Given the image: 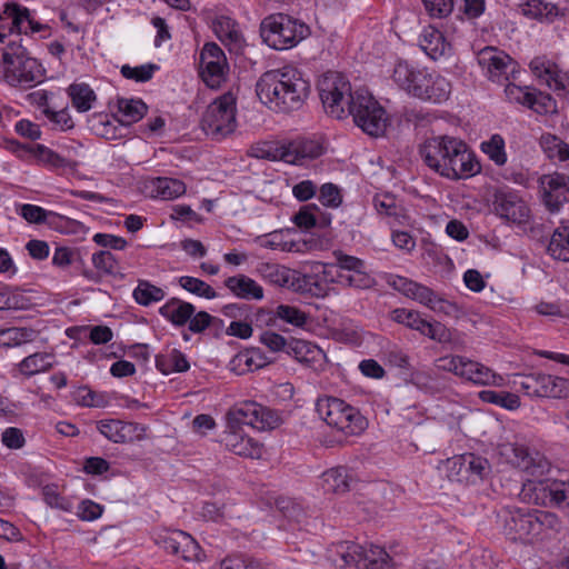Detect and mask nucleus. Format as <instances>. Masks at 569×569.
I'll return each mask as SVG.
<instances>
[{
  "instance_id": "1",
  "label": "nucleus",
  "mask_w": 569,
  "mask_h": 569,
  "mask_svg": "<svg viewBox=\"0 0 569 569\" xmlns=\"http://www.w3.org/2000/svg\"><path fill=\"white\" fill-rule=\"evenodd\" d=\"M419 154L429 169L450 180L466 179L481 171L480 162L467 143L451 136L427 139L420 144Z\"/></svg>"
},
{
  "instance_id": "2",
  "label": "nucleus",
  "mask_w": 569,
  "mask_h": 569,
  "mask_svg": "<svg viewBox=\"0 0 569 569\" xmlns=\"http://www.w3.org/2000/svg\"><path fill=\"white\" fill-rule=\"evenodd\" d=\"M260 101L278 112H292L305 104L310 81L292 67L264 72L256 86Z\"/></svg>"
},
{
  "instance_id": "3",
  "label": "nucleus",
  "mask_w": 569,
  "mask_h": 569,
  "mask_svg": "<svg viewBox=\"0 0 569 569\" xmlns=\"http://www.w3.org/2000/svg\"><path fill=\"white\" fill-rule=\"evenodd\" d=\"M348 114L352 116L357 127L371 137H380L387 129L386 110L367 89L353 90L349 99Z\"/></svg>"
},
{
  "instance_id": "4",
  "label": "nucleus",
  "mask_w": 569,
  "mask_h": 569,
  "mask_svg": "<svg viewBox=\"0 0 569 569\" xmlns=\"http://www.w3.org/2000/svg\"><path fill=\"white\" fill-rule=\"evenodd\" d=\"M263 41L276 50L295 47L309 36V27L292 17L283 13L271 14L264 18L260 26Z\"/></svg>"
},
{
  "instance_id": "5",
  "label": "nucleus",
  "mask_w": 569,
  "mask_h": 569,
  "mask_svg": "<svg viewBox=\"0 0 569 569\" xmlns=\"http://www.w3.org/2000/svg\"><path fill=\"white\" fill-rule=\"evenodd\" d=\"M316 411L329 427L345 436L359 435L367 426L366 419L355 407L336 397L319 398Z\"/></svg>"
},
{
  "instance_id": "6",
  "label": "nucleus",
  "mask_w": 569,
  "mask_h": 569,
  "mask_svg": "<svg viewBox=\"0 0 569 569\" xmlns=\"http://www.w3.org/2000/svg\"><path fill=\"white\" fill-rule=\"evenodd\" d=\"M329 559L339 568L355 565L358 569H388L391 558L387 551L370 545L368 547L353 542H341L330 550Z\"/></svg>"
},
{
  "instance_id": "7",
  "label": "nucleus",
  "mask_w": 569,
  "mask_h": 569,
  "mask_svg": "<svg viewBox=\"0 0 569 569\" xmlns=\"http://www.w3.org/2000/svg\"><path fill=\"white\" fill-rule=\"evenodd\" d=\"M4 79L10 86L31 87L42 78L40 63L27 56L26 50L14 42L2 53Z\"/></svg>"
},
{
  "instance_id": "8",
  "label": "nucleus",
  "mask_w": 569,
  "mask_h": 569,
  "mask_svg": "<svg viewBox=\"0 0 569 569\" xmlns=\"http://www.w3.org/2000/svg\"><path fill=\"white\" fill-rule=\"evenodd\" d=\"M236 97L227 92L214 99L206 109L201 126L207 136L221 140L237 128Z\"/></svg>"
},
{
  "instance_id": "9",
  "label": "nucleus",
  "mask_w": 569,
  "mask_h": 569,
  "mask_svg": "<svg viewBox=\"0 0 569 569\" xmlns=\"http://www.w3.org/2000/svg\"><path fill=\"white\" fill-rule=\"evenodd\" d=\"M319 97L326 113L335 119L347 117L350 96L353 94L349 80L341 73L329 71L318 81Z\"/></svg>"
},
{
  "instance_id": "10",
  "label": "nucleus",
  "mask_w": 569,
  "mask_h": 569,
  "mask_svg": "<svg viewBox=\"0 0 569 569\" xmlns=\"http://www.w3.org/2000/svg\"><path fill=\"white\" fill-rule=\"evenodd\" d=\"M519 496L528 503L569 508V481L557 479L527 480L523 482Z\"/></svg>"
},
{
  "instance_id": "11",
  "label": "nucleus",
  "mask_w": 569,
  "mask_h": 569,
  "mask_svg": "<svg viewBox=\"0 0 569 569\" xmlns=\"http://www.w3.org/2000/svg\"><path fill=\"white\" fill-rule=\"evenodd\" d=\"M0 30L6 31L7 34H39L43 39L51 36L49 24L37 20L30 9L17 2L4 4L2 12H0Z\"/></svg>"
},
{
  "instance_id": "12",
  "label": "nucleus",
  "mask_w": 569,
  "mask_h": 569,
  "mask_svg": "<svg viewBox=\"0 0 569 569\" xmlns=\"http://www.w3.org/2000/svg\"><path fill=\"white\" fill-rule=\"evenodd\" d=\"M232 428L243 425L264 431L280 426L281 417L276 411L254 401H244L233 406L226 416Z\"/></svg>"
},
{
  "instance_id": "13",
  "label": "nucleus",
  "mask_w": 569,
  "mask_h": 569,
  "mask_svg": "<svg viewBox=\"0 0 569 569\" xmlns=\"http://www.w3.org/2000/svg\"><path fill=\"white\" fill-rule=\"evenodd\" d=\"M439 367L456 376L482 386L501 387L505 383L502 376L496 373L485 365L461 356H450L439 359Z\"/></svg>"
},
{
  "instance_id": "14",
  "label": "nucleus",
  "mask_w": 569,
  "mask_h": 569,
  "mask_svg": "<svg viewBox=\"0 0 569 569\" xmlns=\"http://www.w3.org/2000/svg\"><path fill=\"white\" fill-rule=\"evenodd\" d=\"M500 455L505 457L509 463L532 477L546 475L551 467L545 456L520 443L508 442L501 445Z\"/></svg>"
},
{
  "instance_id": "15",
  "label": "nucleus",
  "mask_w": 569,
  "mask_h": 569,
  "mask_svg": "<svg viewBox=\"0 0 569 569\" xmlns=\"http://www.w3.org/2000/svg\"><path fill=\"white\" fill-rule=\"evenodd\" d=\"M201 77L210 88H217L224 80L228 69L227 58L221 48L214 43H206L200 53Z\"/></svg>"
},
{
  "instance_id": "16",
  "label": "nucleus",
  "mask_w": 569,
  "mask_h": 569,
  "mask_svg": "<svg viewBox=\"0 0 569 569\" xmlns=\"http://www.w3.org/2000/svg\"><path fill=\"white\" fill-rule=\"evenodd\" d=\"M479 66L492 81L509 79L517 70V62L506 52L493 47H486L477 56Z\"/></svg>"
},
{
  "instance_id": "17",
  "label": "nucleus",
  "mask_w": 569,
  "mask_h": 569,
  "mask_svg": "<svg viewBox=\"0 0 569 569\" xmlns=\"http://www.w3.org/2000/svg\"><path fill=\"white\" fill-rule=\"evenodd\" d=\"M156 543L166 551L180 556L187 561L200 559L201 548L199 543L182 530H170L159 533Z\"/></svg>"
},
{
  "instance_id": "18",
  "label": "nucleus",
  "mask_w": 569,
  "mask_h": 569,
  "mask_svg": "<svg viewBox=\"0 0 569 569\" xmlns=\"http://www.w3.org/2000/svg\"><path fill=\"white\" fill-rule=\"evenodd\" d=\"M533 510L507 509L503 511V531L513 541L533 543Z\"/></svg>"
},
{
  "instance_id": "19",
  "label": "nucleus",
  "mask_w": 569,
  "mask_h": 569,
  "mask_svg": "<svg viewBox=\"0 0 569 569\" xmlns=\"http://www.w3.org/2000/svg\"><path fill=\"white\" fill-rule=\"evenodd\" d=\"M542 199L549 211L556 212L569 202V178L562 173L543 174L540 179Z\"/></svg>"
},
{
  "instance_id": "20",
  "label": "nucleus",
  "mask_w": 569,
  "mask_h": 569,
  "mask_svg": "<svg viewBox=\"0 0 569 569\" xmlns=\"http://www.w3.org/2000/svg\"><path fill=\"white\" fill-rule=\"evenodd\" d=\"M97 428L107 439L116 443L141 440L146 433V427L140 423L116 419L101 420Z\"/></svg>"
},
{
  "instance_id": "21",
  "label": "nucleus",
  "mask_w": 569,
  "mask_h": 569,
  "mask_svg": "<svg viewBox=\"0 0 569 569\" xmlns=\"http://www.w3.org/2000/svg\"><path fill=\"white\" fill-rule=\"evenodd\" d=\"M240 428H232L227 422V431L223 437L226 448L237 456L258 459L262 455L260 443L250 437L241 433Z\"/></svg>"
},
{
  "instance_id": "22",
  "label": "nucleus",
  "mask_w": 569,
  "mask_h": 569,
  "mask_svg": "<svg viewBox=\"0 0 569 569\" xmlns=\"http://www.w3.org/2000/svg\"><path fill=\"white\" fill-rule=\"evenodd\" d=\"M495 210L501 218L522 223L529 218V208L516 193L501 192L496 196Z\"/></svg>"
},
{
  "instance_id": "23",
  "label": "nucleus",
  "mask_w": 569,
  "mask_h": 569,
  "mask_svg": "<svg viewBox=\"0 0 569 569\" xmlns=\"http://www.w3.org/2000/svg\"><path fill=\"white\" fill-rule=\"evenodd\" d=\"M284 162L303 164L306 160L319 158L325 152L322 142L316 139H298L284 144Z\"/></svg>"
},
{
  "instance_id": "24",
  "label": "nucleus",
  "mask_w": 569,
  "mask_h": 569,
  "mask_svg": "<svg viewBox=\"0 0 569 569\" xmlns=\"http://www.w3.org/2000/svg\"><path fill=\"white\" fill-rule=\"evenodd\" d=\"M533 543L555 539L563 529V521L551 511L533 509Z\"/></svg>"
},
{
  "instance_id": "25",
  "label": "nucleus",
  "mask_w": 569,
  "mask_h": 569,
  "mask_svg": "<svg viewBox=\"0 0 569 569\" xmlns=\"http://www.w3.org/2000/svg\"><path fill=\"white\" fill-rule=\"evenodd\" d=\"M146 193L156 199L172 200L186 192V184L179 179L156 177L144 182Z\"/></svg>"
},
{
  "instance_id": "26",
  "label": "nucleus",
  "mask_w": 569,
  "mask_h": 569,
  "mask_svg": "<svg viewBox=\"0 0 569 569\" xmlns=\"http://www.w3.org/2000/svg\"><path fill=\"white\" fill-rule=\"evenodd\" d=\"M427 79L428 82L425 81L418 91L415 90V98L435 103L446 101L451 92L450 82L436 71H432Z\"/></svg>"
},
{
  "instance_id": "27",
  "label": "nucleus",
  "mask_w": 569,
  "mask_h": 569,
  "mask_svg": "<svg viewBox=\"0 0 569 569\" xmlns=\"http://www.w3.org/2000/svg\"><path fill=\"white\" fill-rule=\"evenodd\" d=\"M257 272L270 284L282 288H293L298 274L295 270L276 262L259 263Z\"/></svg>"
},
{
  "instance_id": "28",
  "label": "nucleus",
  "mask_w": 569,
  "mask_h": 569,
  "mask_svg": "<svg viewBox=\"0 0 569 569\" xmlns=\"http://www.w3.org/2000/svg\"><path fill=\"white\" fill-rule=\"evenodd\" d=\"M223 283L232 295L240 299L261 300L263 298L262 287L246 274L228 277Z\"/></svg>"
},
{
  "instance_id": "29",
  "label": "nucleus",
  "mask_w": 569,
  "mask_h": 569,
  "mask_svg": "<svg viewBox=\"0 0 569 569\" xmlns=\"http://www.w3.org/2000/svg\"><path fill=\"white\" fill-rule=\"evenodd\" d=\"M213 31L219 40L228 46L230 50H238L243 42L242 33L238 23L227 16H220L213 21Z\"/></svg>"
},
{
  "instance_id": "30",
  "label": "nucleus",
  "mask_w": 569,
  "mask_h": 569,
  "mask_svg": "<svg viewBox=\"0 0 569 569\" xmlns=\"http://www.w3.org/2000/svg\"><path fill=\"white\" fill-rule=\"evenodd\" d=\"M194 306L179 298L169 299L159 309V313L176 327L187 325L190 317L194 313Z\"/></svg>"
},
{
  "instance_id": "31",
  "label": "nucleus",
  "mask_w": 569,
  "mask_h": 569,
  "mask_svg": "<svg viewBox=\"0 0 569 569\" xmlns=\"http://www.w3.org/2000/svg\"><path fill=\"white\" fill-rule=\"evenodd\" d=\"M321 480L326 492L343 493L350 489L352 475L346 467H337L323 472Z\"/></svg>"
},
{
  "instance_id": "32",
  "label": "nucleus",
  "mask_w": 569,
  "mask_h": 569,
  "mask_svg": "<svg viewBox=\"0 0 569 569\" xmlns=\"http://www.w3.org/2000/svg\"><path fill=\"white\" fill-rule=\"evenodd\" d=\"M419 46L433 60L443 56L448 47L443 34L433 27L423 29L419 37Z\"/></svg>"
},
{
  "instance_id": "33",
  "label": "nucleus",
  "mask_w": 569,
  "mask_h": 569,
  "mask_svg": "<svg viewBox=\"0 0 569 569\" xmlns=\"http://www.w3.org/2000/svg\"><path fill=\"white\" fill-rule=\"evenodd\" d=\"M539 143L550 160L566 162L567 167H569V144L551 133H543L540 137Z\"/></svg>"
},
{
  "instance_id": "34",
  "label": "nucleus",
  "mask_w": 569,
  "mask_h": 569,
  "mask_svg": "<svg viewBox=\"0 0 569 569\" xmlns=\"http://www.w3.org/2000/svg\"><path fill=\"white\" fill-rule=\"evenodd\" d=\"M68 96L71 100L72 107L78 112L89 111L97 100L96 92L91 87L84 82L72 83L68 88Z\"/></svg>"
},
{
  "instance_id": "35",
  "label": "nucleus",
  "mask_w": 569,
  "mask_h": 569,
  "mask_svg": "<svg viewBox=\"0 0 569 569\" xmlns=\"http://www.w3.org/2000/svg\"><path fill=\"white\" fill-rule=\"evenodd\" d=\"M156 367L163 375H170L172 372H184L189 370L190 365L180 350L171 349L156 357Z\"/></svg>"
},
{
  "instance_id": "36",
  "label": "nucleus",
  "mask_w": 569,
  "mask_h": 569,
  "mask_svg": "<svg viewBox=\"0 0 569 569\" xmlns=\"http://www.w3.org/2000/svg\"><path fill=\"white\" fill-rule=\"evenodd\" d=\"M148 110L147 104L140 99H118V112L120 114L119 121L122 124H131L138 122L143 118Z\"/></svg>"
},
{
  "instance_id": "37",
  "label": "nucleus",
  "mask_w": 569,
  "mask_h": 569,
  "mask_svg": "<svg viewBox=\"0 0 569 569\" xmlns=\"http://www.w3.org/2000/svg\"><path fill=\"white\" fill-rule=\"evenodd\" d=\"M547 251L553 259L569 262V226L555 229Z\"/></svg>"
},
{
  "instance_id": "38",
  "label": "nucleus",
  "mask_w": 569,
  "mask_h": 569,
  "mask_svg": "<svg viewBox=\"0 0 569 569\" xmlns=\"http://www.w3.org/2000/svg\"><path fill=\"white\" fill-rule=\"evenodd\" d=\"M521 12L526 17L547 22H552L559 14L555 4L545 3L541 0H529L521 4Z\"/></svg>"
},
{
  "instance_id": "39",
  "label": "nucleus",
  "mask_w": 569,
  "mask_h": 569,
  "mask_svg": "<svg viewBox=\"0 0 569 569\" xmlns=\"http://www.w3.org/2000/svg\"><path fill=\"white\" fill-rule=\"evenodd\" d=\"M287 353L293 356L300 362H315L319 359L322 351L315 343L302 340L292 339L288 342Z\"/></svg>"
},
{
  "instance_id": "40",
  "label": "nucleus",
  "mask_w": 569,
  "mask_h": 569,
  "mask_svg": "<svg viewBox=\"0 0 569 569\" xmlns=\"http://www.w3.org/2000/svg\"><path fill=\"white\" fill-rule=\"evenodd\" d=\"M164 296L166 293L163 289L152 284L147 280H139L138 286L132 292L134 301L143 307H148L151 303L161 301Z\"/></svg>"
},
{
  "instance_id": "41",
  "label": "nucleus",
  "mask_w": 569,
  "mask_h": 569,
  "mask_svg": "<svg viewBox=\"0 0 569 569\" xmlns=\"http://www.w3.org/2000/svg\"><path fill=\"white\" fill-rule=\"evenodd\" d=\"M481 401L496 405L507 410H516L520 407V398L512 392L482 390L478 393Z\"/></svg>"
},
{
  "instance_id": "42",
  "label": "nucleus",
  "mask_w": 569,
  "mask_h": 569,
  "mask_svg": "<svg viewBox=\"0 0 569 569\" xmlns=\"http://www.w3.org/2000/svg\"><path fill=\"white\" fill-rule=\"evenodd\" d=\"M53 356L47 352H36L26 357L20 363L19 369L26 376H33L46 371L52 367Z\"/></svg>"
},
{
  "instance_id": "43",
  "label": "nucleus",
  "mask_w": 569,
  "mask_h": 569,
  "mask_svg": "<svg viewBox=\"0 0 569 569\" xmlns=\"http://www.w3.org/2000/svg\"><path fill=\"white\" fill-rule=\"evenodd\" d=\"M22 148L33 154L39 161L52 168H66L70 164L66 158L43 144H24Z\"/></svg>"
},
{
  "instance_id": "44",
  "label": "nucleus",
  "mask_w": 569,
  "mask_h": 569,
  "mask_svg": "<svg viewBox=\"0 0 569 569\" xmlns=\"http://www.w3.org/2000/svg\"><path fill=\"white\" fill-rule=\"evenodd\" d=\"M550 381V375L531 373L525 376L519 385L528 396L547 397Z\"/></svg>"
},
{
  "instance_id": "45",
  "label": "nucleus",
  "mask_w": 569,
  "mask_h": 569,
  "mask_svg": "<svg viewBox=\"0 0 569 569\" xmlns=\"http://www.w3.org/2000/svg\"><path fill=\"white\" fill-rule=\"evenodd\" d=\"M37 337V331L28 328H8L0 331V345L4 347H17L31 342Z\"/></svg>"
},
{
  "instance_id": "46",
  "label": "nucleus",
  "mask_w": 569,
  "mask_h": 569,
  "mask_svg": "<svg viewBox=\"0 0 569 569\" xmlns=\"http://www.w3.org/2000/svg\"><path fill=\"white\" fill-rule=\"evenodd\" d=\"M336 282L349 288L369 289L373 286L375 279L365 269L352 272H339Z\"/></svg>"
},
{
  "instance_id": "47",
  "label": "nucleus",
  "mask_w": 569,
  "mask_h": 569,
  "mask_svg": "<svg viewBox=\"0 0 569 569\" xmlns=\"http://www.w3.org/2000/svg\"><path fill=\"white\" fill-rule=\"evenodd\" d=\"M391 319L412 330L419 331L421 335L423 333L427 323V320L422 318L418 311L405 308L395 309L391 312Z\"/></svg>"
},
{
  "instance_id": "48",
  "label": "nucleus",
  "mask_w": 569,
  "mask_h": 569,
  "mask_svg": "<svg viewBox=\"0 0 569 569\" xmlns=\"http://www.w3.org/2000/svg\"><path fill=\"white\" fill-rule=\"evenodd\" d=\"M445 468L449 480L469 485L467 455L455 456L452 458L447 459Z\"/></svg>"
},
{
  "instance_id": "49",
  "label": "nucleus",
  "mask_w": 569,
  "mask_h": 569,
  "mask_svg": "<svg viewBox=\"0 0 569 569\" xmlns=\"http://www.w3.org/2000/svg\"><path fill=\"white\" fill-rule=\"evenodd\" d=\"M481 150L495 164L501 167L507 162L505 140L500 134H493L488 141L481 143Z\"/></svg>"
},
{
  "instance_id": "50",
  "label": "nucleus",
  "mask_w": 569,
  "mask_h": 569,
  "mask_svg": "<svg viewBox=\"0 0 569 569\" xmlns=\"http://www.w3.org/2000/svg\"><path fill=\"white\" fill-rule=\"evenodd\" d=\"M178 282L184 290L201 298L214 299L218 296L210 284L199 278L182 276L178 279Z\"/></svg>"
},
{
  "instance_id": "51",
  "label": "nucleus",
  "mask_w": 569,
  "mask_h": 569,
  "mask_svg": "<svg viewBox=\"0 0 569 569\" xmlns=\"http://www.w3.org/2000/svg\"><path fill=\"white\" fill-rule=\"evenodd\" d=\"M284 144L263 141L252 144L249 154L258 159L284 161Z\"/></svg>"
},
{
  "instance_id": "52",
  "label": "nucleus",
  "mask_w": 569,
  "mask_h": 569,
  "mask_svg": "<svg viewBox=\"0 0 569 569\" xmlns=\"http://www.w3.org/2000/svg\"><path fill=\"white\" fill-rule=\"evenodd\" d=\"M273 313L276 318L299 328L303 327L308 320L306 312L290 305H279Z\"/></svg>"
},
{
  "instance_id": "53",
  "label": "nucleus",
  "mask_w": 569,
  "mask_h": 569,
  "mask_svg": "<svg viewBox=\"0 0 569 569\" xmlns=\"http://www.w3.org/2000/svg\"><path fill=\"white\" fill-rule=\"evenodd\" d=\"M467 468L469 471L468 483H476L488 475L490 465L487 459L469 453L467 455Z\"/></svg>"
},
{
  "instance_id": "54",
  "label": "nucleus",
  "mask_w": 569,
  "mask_h": 569,
  "mask_svg": "<svg viewBox=\"0 0 569 569\" xmlns=\"http://www.w3.org/2000/svg\"><path fill=\"white\" fill-rule=\"evenodd\" d=\"M416 70V67L409 64L407 61L400 60L395 64L391 76L392 80L400 89H409L410 84L413 82Z\"/></svg>"
},
{
  "instance_id": "55",
  "label": "nucleus",
  "mask_w": 569,
  "mask_h": 569,
  "mask_svg": "<svg viewBox=\"0 0 569 569\" xmlns=\"http://www.w3.org/2000/svg\"><path fill=\"white\" fill-rule=\"evenodd\" d=\"M158 69V66L149 63V64H142L138 67H130L129 64H124L121 68V74L126 79H131L137 82H146L149 81L154 70Z\"/></svg>"
},
{
  "instance_id": "56",
  "label": "nucleus",
  "mask_w": 569,
  "mask_h": 569,
  "mask_svg": "<svg viewBox=\"0 0 569 569\" xmlns=\"http://www.w3.org/2000/svg\"><path fill=\"white\" fill-rule=\"evenodd\" d=\"M91 261L94 268L104 274H116L118 271L117 260L110 251L100 250L93 253Z\"/></svg>"
},
{
  "instance_id": "57",
  "label": "nucleus",
  "mask_w": 569,
  "mask_h": 569,
  "mask_svg": "<svg viewBox=\"0 0 569 569\" xmlns=\"http://www.w3.org/2000/svg\"><path fill=\"white\" fill-rule=\"evenodd\" d=\"M18 212L29 223L37 224L46 222L49 216H57L52 211H47L39 206L29 203L21 204Z\"/></svg>"
},
{
  "instance_id": "58",
  "label": "nucleus",
  "mask_w": 569,
  "mask_h": 569,
  "mask_svg": "<svg viewBox=\"0 0 569 569\" xmlns=\"http://www.w3.org/2000/svg\"><path fill=\"white\" fill-rule=\"evenodd\" d=\"M528 107L539 114L551 113L556 110V101L550 94L531 92Z\"/></svg>"
},
{
  "instance_id": "59",
  "label": "nucleus",
  "mask_w": 569,
  "mask_h": 569,
  "mask_svg": "<svg viewBox=\"0 0 569 569\" xmlns=\"http://www.w3.org/2000/svg\"><path fill=\"white\" fill-rule=\"evenodd\" d=\"M423 336H427L431 340H435L439 343H447L452 340V332L449 328H447L443 323L435 321L429 322L427 320Z\"/></svg>"
},
{
  "instance_id": "60",
  "label": "nucleus",
  "mask_w": 569,
  "mask_h": 569,
  "mask_svg": "<svg viewBox=\"0 0 569 569\" xmlns=\"http://www.w3.org/2000/svg\"><path fill=\"white\" fill-rule=\"evenodd\" d=\"M319 201L330 208H338L342 202L340 189L331 183H325L319 190Z\"/></svg>"
},
{
  "instance_id": "61",
  "label": "nucleus",
  "mask_w": 569,
  "mask_h": 569,
  "mask_svg": "<svg viewBox=\"0 0 569 569\" xmlns=\"http://www.w3.org/2000/svg\"><path fill=\"white\" fill-rule=\"evenodd\" d=\"M42 113L48 118V120L53 124L54 128L60 129L62 131L69 130L73 128V121L66 109L60 111H54L51 108H44Z\"/></svg>"
},
{
  "instance_id": "62",
  "label": "nucleus",
  "mask_w": 569,
  "mask_h": 569,
  "mask_svg": "<svg viewBox=\"0 0 569 569\" xmlns=\"http://www.w3.org/2000/svg\"><path fill=\"white\" fill-rule=\"evenodd\" d=\"M74 401L82 407H100L103 405L101 395L92 391L88 387H80L73 393Z\"/></svg>"
},
{
  "instance_id": "63",
  "label": "nucleus",
  "mask_w": 569,
  "mask_h": 569,
  "mask_svg": "<svg viewBox=\"0 0 569 569\" xmlns=\"http://www.w3.org/2000/svg\"><path fill=\"white\" fill-rule=\"evenodd\" d=\"M556 64L542 58H535L530 62L531 71L543 84H547V81L552 79V72L556 70Z\"/></svg>"
},
{
  "instance_id": "64",
  "label": "nucleus",
  "mask_w": 569,
  "mask_h": 569,
  "mask_svg": "<svg viewBox=\"0 0 569 569\" xmlns=\"http://www.w3.org/2000/svg\"><path fill=\"white\" fill-rule=\"evenodd\" d=\"M254 560L243 555H231L221 561V569H259Z\"/></svg>"
}]
</instances>
